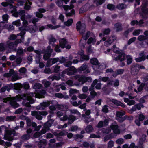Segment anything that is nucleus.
I'll list each match as a JSON object with an SVG mask.
<instances>
[{
  "label": "nucleus",
  "mask_w": 148,
  "mask_h": 148,
  "mask_svg": "<svg viewBox=\"0 0 148 148\" xmlns=\"http://www.w3.org/2000/svg\"><path fill=\"white\" fill-rule=\"evenodd\" d=\"M75 79H77V80L82 85L84 84L86 82H91L92 81V79L90 77H86L84 75H78L74 76Z\"/></svg>",
  "instance_id": "f257e3e1"
},
{
  "label": "nucleus",
  "mask_w": 148,
  "mask_h": 148,
  "mask_svg": "<svg viewBox=\"0 0 148 148\" xmlns=\"http://www.w3.org/2000/svg\"><path fill=\"white\" fill-rule=\"evenodd\" d=\"M86 26L84 23H82L80 21H78L76 24V29L82 34H84L85 32Z\"/></svg>",
  "instance_id": "f03ea898"
},
{
  "label": "nucleus",
  "mask_w": 148,
  "mask_h": 148,
  "mask_svg": "<svg viewBox=\"0 0 148 148\" xmlns=\"http://www.w3.org/2000/svg\"><path fill=\"white\" fill-rule=\"evenodd\" d=\"M18 87L16 85L11 83L2 87L0 89L1 91L2 92H5L6 90L8 92H9L10 90L12 89L17 90Z\"/></svg>",
  "instance_id": "7ed1b4c3"
},
{
  "label": "nucleus",
  "mask_w": 148,
  "mask_h": 148,
  "mask_svg": "<svg viewBox=\"0 0 148 148\" xmlns=\"http://www.w3.org/2000/svg\"><path fill=\"white\" fill-rule=\"evenodd\" d=\"M50 104V103L49 102H43L40 103V105L37 106V109L41 110H44L46 108L49 106Z\"/></svg>",
  "instance_id": "20e7f679"
},
{
  "label": "nucleus",
  "mask_w": 148,
  "mask_h": 148,
  "mask_svg": "<svg viewBox=\"0 0 148 148\" xmlns=\"http://www.w3.org/2000/svg\"><path fill=\"white\" fill-rule=\"evenodd\" d=\"M130 69L131 73L134 75L137 74L139 71L137 64H133L131 66Z\"/></svg>",
  "instance_id": "39448f33"
},
{
  "label": "nucleus",
  "mask_w": 148,
  "mask_h": 148,
  "mask_svg": "<svg viewBox=\"0 0 148 148\" xmlns=\"http://www.w3.org/2000/svg\"><path fill=\"white\" fill-rule=\"evenodd\" d=\"M53 51L47 50H45L43 51V53H44L43 55V58L45 60H47L49 59L51 57V53Z\"/></svg>",
  "instance_id": "423d86ee"
},
{
  "label": "nucleus",
  "mask_w": 148,
  "mask_h": 148,
  "mask_svg": "<svg viewBox=\"0 0 148 148\" xmlns=\"http://www.w3.org/2000/svg\"><path fill=\"white\" fill-rule=\"evenodd\" d=\"M126 55L124 53H121L119 54L117 56L115 57L114 60L116 61H117L119 60L121 62H122L125 60Z\"/></svg>",
  "instance_id": "0eeeda50"
},
{
  "label": "nucleus",
  "mask_w": 148,
  "mask_h": 148,
  "mask_svg": "<svg viewBox=\"0 0 148 148\" xmlns=\"http://www.w3.org/2000/svg\"><path fill=\"white\" fill-rule=\"evenodd\" d=\"M66 69L68 71L69 76L74 75L77 72L76 69L73 66H71Z\"/></svg>",
  "instance_id": "6e6552de"
},
{
  "label": "nucleus",
  "mask_w": 148,
  "mask_h": 148,
  "mask_svg": "<svg viewBox=\"0 0 148 148\" xmlns=\"http://www.w3.org/2000/svg\"><path fill=\"white\" fill-rule=\"evenodd\" d=\"M54 121V120L52 119H51L48 121L44 124V127L46 128L47 130H49L50 127L52 126Z\"/></svg>",
  "instance_id": "1a4fd4ad"
},
{
  "label": "nucleus",
  "mask_w": 148,
  "mask_h": 148,
  "mask_svg": "<svg viewBox=\"0 0 148 148\" xmlns=\"http://www.w3.org/2000/svg\"><path fill=\"white\" fill-rule=\"evenodd\" d=\"M67 43V40L64 38H62L60 40L59 45L61 48L64 49L65 48V45H66Z\"/></svg>",
  "instance_id": "9d476101"
},
{
  "label": "nucleus",
  "mask_w": 148,
  "mask_h": 148,
  "mask_svg": "<svg viewBox=\"0 0 148 148\" xmlns=\"http://www.w3.org/2000/svg\"><path fill=\"white\" fill-rule=\"evenodd\" d=\"M114 26L116 28V31L119 32L122 30L123 28L122 24L121 23L117 22L114 25Z\"/></svg>",
  "instance_id": "9b49d317"
},
{
  "label": "nucleus",
  "mask_w": 148,
  "mask_h": 148,
  "mask_svg": "<svg viewBox=\"0 0 148 148\" xmlns=\"http://www.w3.org/2000/svg\"><path fill=\"white\" fill-rule=\"evenodd\" d=\"M111 101L114 104L117 106H120L123 108H124L125 106V105L123 103L116 99H112Z\"/></svg>",
  "instance_id": "f8f14e48"
},
{
  "label": "nucleus",
  "mask_w": 148,
  "mask_h": 148,
  "mask_svg": "<svg viewBox=\"0 0 148 148\" xmlns=\"http://www.w3.org/2000/svg\"><path fill=\"white\" fill-rule=\"evenodd\" d=\"M26 121L27 127H30L32 126V127H35L36 126V123L32 121L29 118L27 119Z\"/></svg>",
  "instance_id": "ddd939ff"
},
{
  "label": "nucleus",
  "mask_w": 148,
  "mask_h": 148,
  "mask_svg": "<svg viewBox=\"0 0 148 148\" xmlns=\"http://www.w3.org/2000/svg\"><path fill=\"white\" fill-rule=\"evenodd\" d=\"M46 144V140L42 139L40 140L38 144V146L39 148H44Z\"/></svg>",
  "instance_id": "4468645a"
},
{
  "label": "nucleus",
  "mask_w": 148,
  "mask_h": 148,
  "mask_svg": "<svg viewBox=\"0 0 148 148\" xmlns=\"http://www.w3.org/2000/svg\"><path fill=\"white\" fill-rule=\"evenodd\" d=\"M52 60L51 64H50V61H48L47 62V64H46V66L47 67H49L50 65H51L53 64H54L58 62L59 60V59L58 58H55L51 59Z\"/></svg>",
  "instance_id": "2eb2a0df"
},
{
  "label": "nucleus",
  "mask_w": 148,
  "mask_h": 148,
  "mask_svg": "<svg viewBox=\"0 0 148 148\" xmlns=\"http://www.w3.org/2000/svg\"><path fill=\"white\" fill-rule=\"evenodd\" d=\"M116 39L115 38L114 36H112L109 37L106 41L105 42V44L107 45V44L108 43L109 45H110Z\"/></svg>",
  "instance_id": "dca6fc26"
},
{
  "label": "nucleus",
  "mask_w": 148,
  "mask_h": 148,
  "mask_svg": "<svg viewBox=\"0 0 148 148\" xmlns=\"http://www.w3.org/2000/svg\"><path fill=\"white\" fill-rule=\"evenodd\" d=\"M90 62L93 65H99L100 64L98 60L96 58L91 59L90 60Z\"/></svg>",
  "instance_id": "f3484780"
},
{
  "label": "nucleus",
  "mask_w": 148,
  "mask_h": 148,
  "mask_svg": "<svg viewBox=\"0 0 148 148\" xmlns=\"http://www.w3.org/2000/svg\"><path fill=\"white\" fill-rule=\"evenodd\" d=\"M116 136H114V134L112 133L104 137V140L105 142L106 141L108 140H111L113 138H114Z\"/></svg>",
  "instance_id": "a211bd4d"
},
{
  "label": "nucleus",
  "mask_w": 148,
  "mask_h": 148,
  "mask_svg": "<svg viewBox=\"0 0 148 148\" xmlns=\"http://www.w3.org/2000/svg\"><path fill=\"white\" fill-rule=\"evenodd\" d=\"M10 103L12 107L14 109L18 108L19 106V104L17 103L16 101L14 100L10 101Z\"/></svg>",
  "instance_id": "6ab92c4d"
},
{
  "label": "nucleus",
  "mask_w": 148,
  "mask_h": 148,
  "mask_svg": "<svg viewBox=\"0 0 148 148\" xmlns=\"http://www.w3.org/2000/svg\"><path fill=\"white\" fill-rule=\"evenodd\" d=\"M127 5L123 3H119L116 6V8L120 10H122L126 8Z\"/></svg>",
  "instance_id": "aec40b11"
},
{
  "label": "nucleus",
  "mask_w": 148,
  "mask_h": 148,
  "mask_svg": "<svg viewBox=\"0 0 148 148\" xmlns=\"http://www.w3.org/2000/svg\"><path fill=\"white\" fill-rule=\"evenodd\" d=\"M89 59V56L88 55H84L82 56H80L79 61L82 62L85 61H87Z\"/></svg>",
  "instance_id": "412c9836"
},
{
  "label": "nucleus",
  "mask_w": 148,
  "mask_h": 148,
  "mask_svg": "<svg viewBox=\"0 0 148 148\" xmlns=\"http://www.w3.org/2000/svg\"><path fill=\"white\" fill-rule=\"evenodd\" d=\"M31 138L30 134H25L23 135L21 137V139L23 141H27L29 140Z\"/></svg>",
  "instance_id": "4be33fe9"
},
{
  "label": "nucleus",
  "mask_w": 148,
  "mask_h": 148,
  "mask_svg": "<svg viewBox=\"0 0 148 148\" xmlns=\"http://www.w3.org/2000/svg\"><path fill=\"white\" fill-rule=\"evenodd\" d=\"M75 117L72 115H70L68 117V124H72L75 120Z\"/></svg>",
  "instance_id": "5701e85b"
},
{
  "label": "nucleus",
  "mask_w": 148,
  "mask_h": 148,
  "mask_svg": "<svg viewBox=\"0 0 148 148\" xmlns=\"http://www.w3.org/2000/svg\"><path fill=\"white\" fill-rule=\"evenodd\" d=\"M46 26L48 27V28H46V29H48V28H51V29H56L57 28L60 27L61 26L60 25H58L55 26H53L52 24H47L46 25Z\"/></svg>",
  "instance_id": "b1692460"
},
{
  "label": "nucleus",
  "mask_w": 148,
  "mask_h": 148,
  "mask_svg": "<svg viewBox=\"0 0 148 148\" xmlns=\"http://www.w3.org/2000/svg\"><path fill=\"white\" fill-rule=\"evenodd\" d=\"M141 15L143 18H144V16L148 15V8H141Z\"/></svg>",
  "instance_id": "393cba45"
},
{
  "label": "nucleus",
  "mask_w": 148,
  "mask_h": 148,
  "mask_svg": "<svg viewBox=\"0 0 148 148\" xmlns=\"http://www.w3.org/2000/svg\"><path fill=\"white\" fill-rule=\"evenodd\" d=\"M65 14L67 17L72 16L75 14V10L74 9H72L71 10L70 12H66Z\"/></svg>",
  "instance_id": "a878e982"
},
{
  "label": "nucleus",
  "mask_w": 148,
  "mask_h": 148,
  "mask_svg": "<svg viewBox=\"0 0 148 148\" xmlns=\"http://www.w3.org/2000/svg\"><path fill=\"white\" fill-rule=\"evenodd\" d=\"M88 67V65L84 63L83 64L81 67L78 69L79 72H82L85 70Z\"/></svg>",
  "instance_id": "bb28decb"
},
{
  "label": "nucleus",
  "mask_w": 148,
  "mask_h": 148,
  "mask_svg": "<svg viewBox=\"0 0 148 148\" xmlns=\"http://www.w3.org/2000/svg\"><path fill=\"white\" fill-rule=\"evenodd\" d=\"M93 130V127L92 125H87L85 129V131L87 133H89L92 132Z\"/></svg>",
  "instance_id": "cd10ccee"
},
{
  "label": "nucleus",
  "mask_w": 148,
  "mask_h": 148,
  "mask_svg": "<svg viewBox=\"0 0 148 148\" xmlns=\"http://www.w3.org/2000/svg\"><path fill=\"white\" fill-rule=\"evenodd\" d=\"M107 8L110 11H113L115 10L116 7L114 4L109 3L107 5Z\"/></svg>",
  "instance_id": "c85d7f7f"
},
{
  "label": "nucleus",
  "mask_w": 148,
  "mask_h": 148,
  "mask_svg": "<svg viewBox=\"0 0 148 148\" xmlns=\"http://www.w3.org/2000/svg\"><path fill=\"white\" fill-rule=\"evenodd\" d=\"M68 108L67 105L65 104L60 105L59 107L60 110L63 111H68Z\"/></svg>",
  "instance_id": "c756f323"
},
{
  "label": "nucleus",
  "mask_w": 148,
  "mask_h": 148,
  "mask_svg": "<svg viewBox=\"0 0 148 148\" xmlns=\"http://www.w3.org/2000/svg\"><path fill=\"white\" fill-rule=\"evenodd\" d=\"M53 134L55 136L57 137H60L65 135V133L63 131H61L59 133H58L56 132H54Z\"/></svg>",
  "instance_id": "7c9ffc66"
},
{
  "label": "nucleus",
  "mask_w": 148,
  "mask_h": 148,
  "mask_svg": "<svg viewBox=\"0 0 148 148\" xmlns=\"http://www.w3.org/2000/svg\"><path fill=\"white\" fill-rule=\"evenodd\" d=\"M106 0H95L94 2L96 3L97 6L101 5L104 3Z\"/></svg>",
  "instance_id": "2f4dec72"
},
{
  "label": "nucleus",
  "mask_w": 148,
  "mask_h": 148,
  "mask_svg": "<svg viewBox=\"0 0 148 148\" xmlns=\"http://www.w3.org/2000/svg\"><path fill=\"white\" fill-rule=\"evenodd\" d=\"M73 19H68L67 21L64 22V24L66 26H69L72 25L73 23Z\"/></svg>",
  "instance_id": "473e14b6"
},
{
  "label": "nucleus",
  "mask_w": 148,
  "mask_h": 148,
  "mask_svg": "<svg viewBox=\"0 0 148 148\" xmlns=\"http://www.w3.org/2000/svg\"><path fill=\"white\" fill-rule=\"evenodd\" d=\"M127 58V65H130L132 62L133 59L132 57L130 55H127L126 56Z\"/></svg>",
  "instance_id": "72a5a7b5"
},
{
  "label": "nucleus",
  "mask_w": 148,
  "mask_h": 148,
  "mask_svg": "<svg viewBox=\"0 0 148 148\" xmlns=\"http://www.w3.org/2000/svg\"><path fill=\"white\" fill-rule=\"evenodd\" d=\"M148 39V37L143 35H140L138 36V39L140 41H143Z\"/></svg>",
  "instance_id": "f704fd0d"
},
{
  "label": "nucleus",
  "mask_w": 148,
  "mask_h": 148,
  "mask_svg": "<svg viewBox=\"0 0 148 148\" xmlns=\"http://www.w3.org/2000/svg\"><path fill=\"white\" fill-rule=\"evenodd\" d=\"M145 83H142L137 88V90L139 92H141L143 90L145 86Z\"/></svg>",
  "instance_id": "c9c22d12"
},
{
  "label": "nucleus",
  "mask_w": 148,
  "mask_h": 148,
  "mask_svg": "<svg viewBox=\"0 0 148 148\" xmlns=\"http://www.w3.org/2000/svg\"><path fill=\"white\" fill-rule=\"evenodd\" d=\"M110 127L112 130H114L116 129H118L119 126L115 121L114 124L113 123L112 124L110 125Z\"/></svg>",
  "instance_id": "e433bc0d"
},
{
  "label": "nucleus",
  "mask_w": 148,
  "mask_h": 148,
  "mask_svg": "<svg viewBox=\"0 0 148 148\" xmlns=\"http://www.w3.org/2000/svg\"><path fill=\"white\" fill-rule=\"evenodd\" d=\"M90 35V32L89 31H88L86 33L85 36H83L82 38L85 41H86L88 38L89 37Z\"/></svg>",
  "instance_id": "4c0bfd02"
},
{
  "label": "nucleus",
  "mask_w": 148,
  "mask_h": 148,
  "mask_svg": "<svg viewBox=\"0 0 148 148\" xmlns=\"http://www.w3.org/2000/svg\"><path fill=\"white\" fill-rule=\"evenodd\" d=\"M108 106L107 105H105L102 107V111L103 112L105 113H107L108 112Z\"/></svg>",
  "instance_id": "58836bf2"
},
{
  "label": "nucleus",
  "mask_w": 148,
  "mask_h": 148,
  "mask_svg": "<svg viewBox=\"0 0 148 148\" xmlns=\"http://www.w3.org/2000/svg\"><path fill=\"white\" fill-rule=\"evenodd\" d=\"M12 24L16 25V26H19L21 25V23L20 19L17 20L12 22Z\"/></svg>",
  "instance_id": "ea45409f"
},
{
  "label": "nucleus",
  "mask_w": 148,
  "mask_h": 148,
  "mask_svg": "<svg viewBox=\"0 0 148 148\" xmlns=\"http://www.w3.org/2000/svg\"><path fill=\"white\" fill-rule=\"evenodd\" d=\"M56 41V39L55 38L52 37L49 39V44L51 45L52 42H55Z\"/></svg>",
  "instance_id": "a19ab883"
},
{
  "label": "nucleus",
  "mask_w": 148,
  "mask_h": 148,
  "mask_svg": "<svg viewBox=\"0 0 148 148\" xmlns=\"http://www.w3.org/2000/svg\"><path fill=\"white\" fill-rule=\"evenodd\" d=\"M125 114V112H123L120 111L117 112L116 115L117 117H122Z\"/></svg>",
  "instance_id": "79ce46f5"
},
{
  "label": "nucleus",
  "mask_w": 148,
  "mask_h": 148,
  "mask_svg": "<svg viewBox=\"0 0 148 148\" xmlns=\"http://www.w3.org/2000/svg\"><path fill=\"white\" fill-rule=\"evenodd\" d=\"M136 39V37H133L130 39L127 42L128 45H130L133 42H134Z\"/></svg>",
  "instance_id": "37998d69"
},
{
  "label": "nucleus",
  "mask_w": 148,
  "mask_h": 148,
  "mask_svg": "<svg viewBox=\"0 0 148 148\" xmlns=\"http://www.w3.org/2000/svg\"><path fill=\"white\" fill-rule=\"evenodd\" d=\"M117 121L119 123H121L125 120L124 116L122 117H117Z\"/></svg>",
  "instance_id": "c03bdc74"
},
{
  "label": "nucleus",
  "mask_w": 148,
  "mask_h": 148,
  "mask_svg": "<svg viewBox=\"0 0 148 148\" xmlns=\"http://www.w3.org/2000/svg\"><path fill=\"white\" fill-rule=\"evenodd\" d=\"M103 122L102 121H101L99 122L97 125V127L98 128H102L103 127Z\"/></svg>",
  "instance_id": "a18cd8bd"
},
{
  "label": "nucleus",
  "mask_w": 148,
  "mask_h": 148,
  "mask_svg": "<svg viewBox=\"0 0 148 148\" xmlns=\"http://www.w3.org/2000/svg\"><path fill=\"white\" fill-rule=\"evenodd\" d=\"M111 31L110 29L109 28L105 29L103 32V34L105 35H108Z\"/></svg>",
  "instance_id": "49530a36"
},
{
  "label": "nucleus",
  "mask_w": 148,
  "mask_h": 148,
  "mask_svg": "<svg viewBox=\"0 0 148 148\" xmlns=\"http://www.w3.org/2000/svg\"><path fill=\"white\" fill-rule=\"evenodd\" d=\"M114 146V142L112 140L109 141L108 144V148H111Z\"/></svg>",
  "instance_id": "de8ad7c7"
},
{
  "label": "nucleus",
  "mask_w": 148,
  "mask_h": 148,
  "mask_svg": "<svg viewBox=\"0 0 148 148\" xmlns=\"http://www.w3.org/2000/svg\"><path fill=\"white\" fill-rule=\"evenodd\" d=\"M60 46L57 45H56L55 48V50L56 52H61V50L60 49Z\"/></svg>",
  "instance_id": "09e8293b"
},
{
  "label": "nucleus",
  "mask_w": 148,
  "mask_h": 148,
  "mask_svg": "<svg viewBox=\"0 0 148 148\" xmlns=\"http://www.w3.org/2000/svg\"><path fill=\"white\" fill-rule=\"evenodd\" d=\"M95 39L92 37H90L88 40L87 43L89 45L93 42H95V40H94Z\"/></svg>",
  "instance_id": "8fccbe9b"
},
{
  "label": "nucleus",
  "mask_w": 148,
  "mask_h": 148,
  "mask_svg": "<svg viewBox=\"0 0 148 148\" xmlns=\"http://www.w3.org/2000/svg\"><path fill=\"white\" fill-rule=\"evenodd\" d=\"M89 137L91 138H99L100 136L99 135H97L94 134H91Z\"/></svg>",
  "instance_id": "3c124183"
},
{
  "label": "nucleus",
  "mask_w": 148,
  "mask_h": 148,
  "mask_svg": "<svg viewBox=\"0 0 148 148\" xmlns=\"http://www.w3.org/2000/svg\"><path fill=\"white\" fill-rule=\"evenodd\" d=\"M60 67V66L58 65L56 66L54 68V72L56 73H58L59 71Z\"/></svg>",
  "instance_id": "603ef678"
},
{
  "label": "nucleus",
  "mask_w": 148,
  "mask_h": 148,
  "mask_svg": "<svg viewBox=\"0 0 148 148\" xmlns=\"http://www.w3.org/2000/svg\"><path fill=\"white\" fill-rule=\"evenodd\" d=\"M23 87L25 89H28L30 87L29 84L28 83H24L23 85Z\"/></svg>",
  "instance_id": "864d4df0"
},
{
  "label": "nucleus",
  "mask_w": 148,
  "mask_h": 148,
  "mask_svg": "<svg viewBox=\"0 0 148 148\" xmlns=\"http://www.w3.org/2000/svg\"><path fill=\"white\" fill-rule=\"evenodd\" d=\"M140 29L135 30L133 33V35L134 36L138 35L140 34Z\"/></svg>",
  "instance_id": "5fc2aeb1"
},
{
  "label": "nucleus",
  "mask_w": 148,
  "mask_h": 148,
  "mask_svg": "<svg viewBox=\"0 0 148 148\" xmlns=\"http://www.w3.org/2000/svg\"><path fill=\"white\" fill-rule=\"evenodd\" d=\"M62 0H58L56 1V3L58 6L60 7L62 5Z\"/></svg>",
  "instance_id": "6e6d98bb"
},
{
  "label": "nucleus",
  "mask_w": 148,
  "mask_h": 148,
  "mask_svg": "<svg viewBox=\"0 0 148 148\" xmlns=\"http://www.w3.org/2000/svg\"><path fill=\"white\" fill-rule=\"evenodd\" d=\"M124 140L123 138H120L118 139L116 141V143L119 144H121L123 143Z\"/></svg>",
  "instance_id": "4d7b16f0"
},
{
  "label": "nucleus",
  "mask_w": 148,
  "mask_h": 148,
  "mask_svg": "<svg viewBox=\"0 0 148 148\" xmlns=\"http://www.w3.org/2000/svg\"><path fill=\"white\" fill-rule=\"evenodd\" d=\"M17 38V36L14 34L10 35L9 36V39L10 40H15Z\"/></svg>",
  "instance_id": "13d9d810"
},
{
  "label": "nucleus",
  "mask_w": 148,
  "mask_h": 148,
  "mask_svg": "<svg viewBox=\"0 0 148 148\" xmlns=\"http://www.w3.org/2000/svg\"><path fill=\"white\" fill-rule=\"evenodd\" d=\"M116 71L118 75H121L123 73L124 70L122 69H119L117 70Z\"/></svg>",
  "instance_id": "bf43d9fd"
},
{
  "label": "nucleus",
  "mask_w": 148,
  "mask_h": 148,
  "mask_svg": "<svg viewBox=\"0 0 148 148\" xmlns=\"http://www.w3.org/2000/svg\"><path fill=\"white\" fill-rule=\"evenodd\" d=\"M130 24L133 26L135 25H137L138 24V22L136 20H133L131 21Z\"/></svg>",
  "instance_id": "052dcab7"
},
{
  "label": "nucleus",
  "mask_w": 148,
  "mask_h": 148,
  "mask_svg": "<svg viewBox=\"0 0 148 148\" xmlns=\"http://www.w3.org/2000/svg\"><path fill=\"white\" fill-rule=\"evenodd\" d=\"M44 73L46 74L51 73H52L50 69L45 68L44 71Z\"/></svg>",
  "instance_id": "680f3d73"
},
{
  "label": "nucleus",
  "mask_w": 148,
  "mask_h": 148,
  "mask_svg": "<svg viewBox=\"0 0 148 148\" xmlns=\"http://www.w3.org/2000/svg\"><path fill=\"white\" fill-rule=\"evenodd\" d=\"M56 97L60 99L63 98V95L61 93H56L55 94Z\"/></svg>",
  "instance_id": "e2e57ef3"
},
{
  "label": "nucleus",
  "mask_w": 148,
  "mask_h": 148,
  "mask_svg": "<svg viewBox=\"0 0 148 148\" xmlns=\"http://www.w3.org/2000/svg\"><path fill=\"white\" fill-rule=\"evenodd\" d=\"M78 128V127L76 125L72 126L71 127L70 131L72 132H74L77 130Z\"/></svg>",
  "instance_id": "0e129e2a"
},
{
  "label": "nucleus",
  "mask_w": 148,
  "mask_h": 148,
  "mask_svg": "<svg viewBox=\"0 0 148 148\" xmlns=\"http://www.w3.org/2000/svg\"><path fill=\"white\" fill-rule=\"evenodd\" d=\"M148 6V2H145L144 3H143L142 5L141 8H147V7Z\"/></svg>",
  "instance_id": "69168bd1"
},
{
  "label": "nucleus",
  "mask_w": 148,
  "mask_h": 148,
  "mask_svg": "<svg viewBox=\"0 0 148 148\" xmlns=\"http://www.w3.org/2000/svg\"><path fill=\"white\" fill-rule=\"evenodd\" d=\"M124 117L125 119V120H127L129 121H132L133 119V117L132 116L125 115Z\"/></svg>",
  "instance_id": "338daca9"
},
{
  "label": "nucleus",
  "mask_w": 148,
  "mask_h": 148,
  "mask_svg": "<svg viewBox=\"0 0 148 148\" xmlns=\"http://www.w3.org/2000/svg\"><path fill=\"white\" fill-rule=\"evenodd\" d=\"M41 136V135L40 132H36L34 134L33 136L34 138H37L40 137Z\"/></svg>",
  "instance_id": "774afa93"
}]
</instances>
